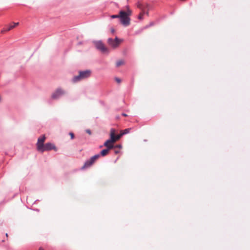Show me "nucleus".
Wrapping results in <instances>:
<instances>
[{"instance_id":"nucleus-1","label":"nucleus","mask_w":250,"mask_h":250,"mask_svg":"<svg viewBox=\"0 0 250 250\" xmlns=\"http://www.w3.org/2000/svg\"><path fill=\"white\" fill-rule=\"evenodd\" d=\"M116 130L114 128H111L110 131V139L106 140L104 146L108 149H111L114 147V143L118 140L116 139L115 135Z\"/></svg>"},{"instance_id":"nucleus-2","label":"nucleus","mask_w":250,"mask_h":250,"mask_svg":"<svg viewBox=\"0 0 250 250\" xmlns=\"http://www.w3.org/2000/svg\"><path fill=\"white\" fill-rule=\"evenodd\" d=\"M127 9L126 12L120 11L119 14L121 23L125 26L130 24V18L129 16L131 14V11L128 9V7H127Z\"/></svg>"},{"instance_id":"nucleus-3","label":"nucleus","mask_w":250,"mask_h":250,"mask_svg":"<svg viewBox=\"0 0 250 250\" xmlns=\"http://www.w3.org/2000/svg\"><path fill=\"white\" fill-rule=\"evenodd\" d=\"M90 74L91 71L90 70L80 71L79 75L76 76L73 78V81L74 82H77L81 80L88 78Z\"/></svg>"},{"instance_id":"nucleus-4","label":"nucleus","mask_w":250,"mask_h":250,"mask_svg":"<svg viewBox=\"0 0 250 250\" xmlns=\"http://www.w3.org/2000/svg\"><path fill=\"white\" fill-rule=\"evenodd\" d=\"M123 41L116 37L114 40L112 38H109L107 40L108 44L113 48H116L119 46Z\"/></svg>"},{"instance_id":"nucleus-5","label":"nucleus","mask_w":250,"mask_h":250,"mask_svg":"<svg viewBox=\"0 0 250 250\" xmlns=\"http://www.w3.org/2000/svg\"><path fill=\"white\" fill-rule=\"evenodd\" d=\"M100 157V154H96L92 156L85 162L83 168H86L90 167Z\"/></svg>"},{"instance_id":"nucleus-6","label":"nucleus","mask_w":250,"mask_h":250,"mask_svg":"<svg viewBox=\"0 0 250 250\" xmlns=\"http://www.w3.org/2000/svg\"><path fill=\"white\" fill-rule=\"evenodd\" d=\"M51 150H54L56 151L57 149L54 144L50 143H48L44 145L42 150H41L40 152L42 153L45 151H48Z\"/></svg>"},{"instance_id":"nucleus-7","label":"nucleus","mask_w":250,"mask_h":250,"mask_svg":"<svg viewBox=\"0 0 250 250\" xmlns=\"http://www.w3.org/2000/svg\"><path fill=\"white\" fill-rule=\"evenodd\" d=\"M65 94V92L62 88L57 89L52 94L51 98L53 99H57L60 96Z\"/></svg>"},{"instance_id":"nucleus-8","label":"nucleus","mask_w":250,"mask_h":250,"mask_svg":"<svg viewBox=\"0 0 250 250\" xmlns=\"http://www.w3.org/2000/svg\"><path fill=\"white\" fill-rule=\"evenodd\" d=\"M45 139L46 137L45 135H43L42 137L38 138V142L37 143V149L39 151L42 150V147L44 146V142Z\"/></svg>"},{"instance_id":"nucleus-9","label":"nucleus","mask_w":250,"mask_h":250,"mask_svg":"<svg viewBox=\"0 0 250 250\" xmlns=\"http://www.w3.org/2000/svg\"><path fill=\"white\" fill-rule=\"evenodd\" d=\"M95 46L97 49L100 50L103 53H106L108 52L107 48L105 46L102 42H97L95 43Z\"/></svg>"},{"instance_id":"nucleus-10","label":"nucleus","mask_w":250,"mask_h":250,"mask_svg":"<svg viewBox=\"0 0 250 250\" xmlns=\"http://www.w3.org/2000/svg\"><path fill=\"white\" fill-rule=\"evenodd\" d=\"M131 130V128H126L124 130H121L120 132V134L116 135V139L118 140H119L120 138L125 134H127L130 132V130Z\"/></svg>"},{"instance_id":"nucleus-11","label":"nucleus","mask_w":250,"mask_h":250,"mask_svg":"<svg viewBox=\"0 0 250 250\" xmlns=\"http://www.w3.org/2000/svg\"><path fill=\"white\" fill-rule=\"evenodd\" d=\"M19 24V22H14V23H13V25H10L8 26V27L7 28L3 29L1 31V32L4 33L5 32L9 31L10 30H11L13 28L16 27L17 26H18Z\"/></svg>"},{"instance_id":"nucleus-12","label":"nucleus","mask_w":250,"mask_h":250,"mask_svg":"<svg viewBox=\"0 0 250 250\" xmlns=\"http://www.w3.org/2000/svg\"><path fill=\"white\" fill-rule=\"evenodd\" d=\"M109 150H110V149H108L107 148L102 150L101 151V156H106L109 153Z\"/></svg>"},{"instance_id":"nucleus-13","label":"nucleus","mask_w":250,"mask_h":250,"mask_svg":"<svg viewBox=\"0 0 250 250\" xmlns=\"http://www.w3.org/2000/svg\"><path fill=\"white\" fill-rule=\"evenodd\" d=\"M124 63H125L124 61L123 60H120L116 62V65L117 67H119V66L124 64Z\"/></svg>"},{"instance_id":"nucleus-14","label":"nucleus","mask_w":250,"mask_h":250,"mask_svg":"<svg viewBox=\"0 0 250 250\" xmlns=\"http://www.w3.org/2000/svg\"><path fill=\"white\" fill-rule=\"evenodd\" d=\"M145 10H142V12H141V13H140V14L139 15V16H138V19H139V20H143V16H144V14H145Z\"/></svg>"},{"instance_id":"nucleus-15","label":"nucleus","mask_w":250,"mask_h":250,"mask_svg":"<svg viewBox=\"0 0 250 250\" xmlns=\"http://www.w3.org/2000/svg\"><path fill=\"white\" fill-rule=\"evenodd\" d=\"M138 7L141 9L142 10H145V8L142 4L141 3H138L137 5Z\"/></svg>"},{"instance_id":"nucleus-16","label":"nucleus","mask_w":250,"mask_h":250,"mask_svg":"<svg viewBox=\"0 0 250 250\" xmlns=\"http://www.w3.org/2000/svg\"><path fill=\"white\" fill-rule=\"evenodd\" d=\"M111 18L112 19L119 18L120 16H119V15H113L111 16Z\"/></svg>"},{"instance_id":"nucleus-17","label":"nucleus","mask_w":250,"mask_h":250,"mask_svg":"<svg viewBox=\"0 0 250 250\" xmlns=\"http://www.w3.org/2000/svg\"><path fill=\"white\" fill-rule=\"evenodd\" d=\"M69 135L71 136V139H73L74 138V134L72 132H70Z\"/></svg>"},{"instance_id":"nucleus-18","label":"nucleus","mask_w":250,"mask_h":250,"mask_svg":"<svg viewBox=\"0 0 250 250\" xmlns=\"http://www.w3.org/2000/svg\"><path fill=\"white\" fill-rule=\"evenodd\" d=\"M115 80L118 83H120L121 82V80L119 79V78H115Z\"/></svg>"},{"instance_id":"nucleus-19","label":"nucleus","mask_w":250,"mask_h":250,"mask_svg":"<svg viewBox=\"0 0 250 250\" xmlns=\"http://www.w3.org/2000/svg\"><path fill=\"white\" fill-rule=\"evenodd\" d=\"M111 32L113 33L115 32V30L113 28L111 29Z\"/></svg>"},{"instance_id":"nucleus-20","label":"nucleus","mask_w":250,"mask_h":250,"mask_svg":"<svg viewBox=\"0 0 250 250\" xmlns=\"http://www.w3.org/2000/svg\"><path fill=\"white\" fill-rule=\"evenodd\" d=\"M123 115L124 116H127V115H126V114H124H124H123Z\"/></svg>"},{"instance_id":"nucleus-21","label":"nucleus","mask_w":250,"mask_h":250,"mask_svg":"<svg viewBox=\"0 0 250 250\" xmlns=\"http://www.w3.org/2000/svg\"><path fill=\"white\" fill-rule=\"evenodd\" d=\"M39 250H44L42 248H40Z\"/></svg>"}]
</instances>
